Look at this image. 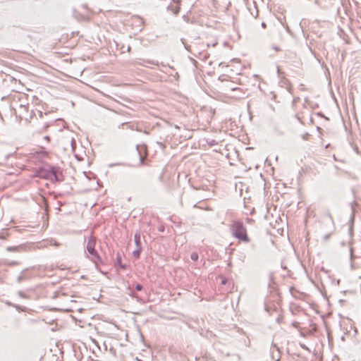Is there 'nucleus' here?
<instances>
[{"mask_svg":"<svg viewBox=\"0 0 361 361\" xmlns=\"http://www.w3.org/2000/svg\"><path fill=\"white\" fill-rule=\"evenodd\" d=\"M230 231L233 237L244 243L250 242V238L247 233V229L243 222L233 221L230 225Z\"/></svg>","mask_w":361,"mask_h":361,"instance_id":"1","label":"nucleus"},{"mask_svg":"<svg viewBox=\"0 0 361 361\" xmlns=\"http://www.w3.org/2000/svg\"><path fill=\"white\" fill-rule=\"evenodd\" d=\"M96 245V238L94 236H91L87 243V250L92 257H95L98 261H101V257H99L98 252L95 250Z\"/></svg>","mask_w":361,"mask_h":361,"instance_id":"2","label":"nucleus"},{"mask_svg":"<svg viewBox=\"0 0 361 361\" xmlns=\"http://www.w3.org/2000/svg\"><path fill=\"white\" fill-rule=\"evenodd\" d=\"M49 174L52 182L61 183L63 180V176L58 167L50 166Z\"/></svg>","mask_w":361,"mask_h":361,"instance_id":"3","label":"nucleus"},{"mask_svg":"<svg viewBox=\"0 0 361 361\" xmlns=\"http://www.w3.org/2000/svg\"><path fill=\"white\" fill-rule=\"evenodd\" d=\"M136 149L140 157V165H144L145 159L147 157V147L145 144L137 145Z\"/></svg>","mask_w":361,"mask_h":361,"instance_id":"4","label":"nucleus"},{"mask_svg":"<svg viewBox=\"0 0 361 361\" xmlns=\"http://www.w3.org/2000/svg\"><path fill=\"white\" fill-rule=\"evenodd\" d=\"M49 173H50V169L49 170L40 169L38 171V175L41 178L51 180V176H49L50 175Z\"/></svg>","mask_w":361,"mask_h":361,"instance_id":"5","label":"nucleus"},{"mask_svg":"<svg viewBox=\"0 0 361 361\" xmlns=\"http://www.w3.org/2000/svg\"><path fill=\"white\" fill-rule=\"evenodd\" d=\"M23 250H24V247L23 245L8 246L6 247V250L8 252H21Z\"/></svg>","mask_w":361,"mask_h":361,"instance_id":"6","label":"nucleus"},{"mask_svg":"<svg viewBox=\"0 0 361 361\" xmlns=\"http://www.w3.org/2000/svg\"><path fill=\"white\" fill-rule=\"evenodd\" d=\"M135 243L137 247H142L141 246V240H140V235L139 233H135L134 235Z\"/></svg>","mask_w":361,"mask_h":361,"instance_id":"7","label":"nucleus"},{"mask_svg":"<svg viewBox=\"0 0 361 361\" xmlns=\"http://www.w3.org/2000/svg\"><path fill=\"white\" fill-rule=\"evenodd\" d=\"M167 8H168V10L171 11L175 15H177L180 11V7L178 6L173 7V6L170 5L168 6Z\"/></svg>","mask_w":361,"mask_h":361,"instance_id":"8","label":"nucleus"},{"mask_svg":"<svg viewBox=\"0 0 361 361\" xmlns=\"http://www.w3.org/2000/svg\"><path fill=\"white\" fill-rule=\"evenodd\" d=\"M141 251L142 247H137V249L133 252V256L135 258L138 259L140 256Z\"/></svg>","mask_w":361,"mask_h":361,"instance_id":"9","label":"nucleus"},{"mask_svg":"<svg viewBox=\"0 0 361 361\" xmlns=\"http://www.w3.org/2000/svg\"><path fill=\"white\" fill-rule=\"evenodd\" d=\"M198 257H199L198 254L195 252H192L190 255V258L193 261H197L198 259Z\"/></svg>","mask_w":361,"mask_h":361,"instance_id":"10","label":"nucleus"},{"mask_svg":"<svg viewBox=\"0 0 361 361\" xmlns=\"http://www.w3.org/2000/svg\"><path fill=\"white\" fill-rule=\"evenodd\" d=\"M26 271V269L23 270V271H22V273H21V274H20L17 277V282H18V283H20L23 280H24V279H25V277H24V276H23V273L24 271Z\"/></svg>","mask_w":361,"mask_h":361,"instance_id":"11","label":"nucleus"},{"mask_svg":"<svg viewBox=\"0 0 361 361\" xmlns=\"http://www.w3.org/2000/svg\"><path fill=\"white\" fill-rule=\"evenodd\" d=\"M331 234H332V233H329L326 234L325 235H324V237H323L324 240V241L328 240L330 238Z\"/></svg>","mask_w":361,"mask_h":361,"instance_id":"12","label":"nucleus"},{"mask_svg":"<svg viewBox=\"0 0 361 361\" xmlns=\"http://www.w3.org/2000/svg\"><path fill=\"white\" fill-rule=\"evenodd\" d=\"M49 126L47 124H44L43 126V127L42 128V129L39 131V133H42V132H44L47 130V129L48 128Z\"/></svg>","mask_w":361,"mask_h":361,"instance_id":"13","label":"nucleus"},{"mask_svg":"<svg viewBox=\"0 0 361 361\" xmlns=\"http://www.w3.org/2000/svg\"><path fill=\"white\" fill-rule=\"evenodd\" d=\"M142 288H143L141 284H140V283H137V284L135 286V289H136V290H137V291H140V290H142Z\"/></svg>","mask_w":361,"mask_h":361,"instance_id":"14","label":"nucleus"},{"mask_svg":"<svg viewBox=\"0 0 361 361\" xmlns=\"http://www.w3.org/2000/svg\"><path fill=\"white\" fill-rule=\"evenodd\" d=\"M350 259L353 260L355 257L353 255V248L352 247H350Z\"/></svg>","mask_w":361,"mask_h":361,"instance_id":"15","label":"nucleus"},{"mask_svg":"<svg viewBox=\"0 0 361 361\" xmlns=\"http://www.w3.org/2000/svg\"><path fill=\"white\" fill-rule=\"evenodd\" d=\"M326 216L329 217V219L331 220V221L334 224L333 217H332L331 214L329 212L326 213Z\"/></svg>","mask_w":361,"mask_h":361,"instance_id":"16","label":"nucleus"},{"mask_svg":"<svg viewBox=\"0 0 361 361\" xmlns=\"http://www.w3.org/2000/svg\"><path fill=\"white\" fill-rule=\"evenodd\" d=\"M47 143H49L50 142V137L48 136V135H46L43 138Z\"/></svg>","mask_w":361,"mask_h":361,"instance_id":"17","label":"nucleus"},{"mask_svg":"<svg viewBox=\"0 0 361 361\" xmlns=\"http://www.w3.org/2000/svg\"><path fill=\"white\" fill-rule=\"evenodd\" d=\"M18 295H19V296H20V297H21V298H25V294H24L22 291H19V292L18 293Z\"/></svg>","mask_w":361,"mask_h":361,"instance_id":"18","label":"nucleus"},{"mask_svg":"<svg viewBox=\"0 0 361 361\" xmlns=\"http://www.w3.org/2000/svg\"><path fill=\"white\" fill-rule=\"evenodd\" d=\"M184 46H185V48L188 51H190V45H188V44H184Z\"/></svg>","mask_w":361,"mask_h":361,"instance_id":"19","label":"nucleus"},{"mask_svg":"<svg viewBox=\"0 0 361 361\" xmlns=\"http://www.w3.org/2000/svg\"><path fill=\"white\" fill-rule=\"evenodd\" d=\"M273 49H274L276 51H279L281 50V49L276 46L272 47Z\"/></svg>","mask_w":361,"mask_h":361,"instance_id":"20","label":"nucleus"},{"mask_svg":"<svg viewBox=\"0 0 361 361\" xmlns=\"http://www.w3.org/2000/svg\"><path fill=\"white\" fill-rule=\"evenodd\" d=\"M116 259H117L118 264L121 262V257L119 255L117 256Z\"/></svg>","mask_w":361,"mask_h":361,"instance_id":"21","label":"nucleus"},{"mask_svg":"<svg viewBox=\"0 0 361 361\" xmlns=\"http://www.w3.org/2000/svg\"><path fill=\"white\" fill-rule=\"evenodd\" d=\"M118 264L121 267V268H122V269H125L126 268V265L125 264H122L121 262L119 263Z\"/></svg>","mask_w":361,"mask_h":361,"instance_id":"22","label":"nucleus"},{"mask_svg":"<svg viewBox=\"0 0 361 361\" xmlns=\"http://www.w3.org/2000/svg\"><path fill=\"white\" fill-rule=\"evenodd\" d=\"M118 264L121 267V268H122V269H125L126 268V265L125 264H122L121 262L119 263Z\"/></svg>","mask_w":361,"mask_h":361,"instance_id":"23","label":"nucleus"},{"mask_svg":"<svg viewBox=\"0 0 361 361\" xmlns=\"http://www.w3.org/2000/svg\"><path fill=\"white\" fill-rule=\"evenodd\" d=\"M176 4H180L181 0H172Z\"/></svg>","mask_w":361,"mask_h":361,"instance_id":"24","label":"nucleus"},{"mask_svg":"<svg viewBox=\"0 0 361 361\" xmlns=\"http://www.w3.org/2000/svg\"><path fill=\"white\" fill-rule=\"evenodd\" d=\"M130 49H131L130 47L128 46V49H127L128 51H130Z\"/></svg>","mask_w":361,"mask_h":361,"instance_id":"25","label":"nucleus"},{"mask_svg":"<svg viewBox=\"0 0 361 361\" xmlns=\"http://www.w3.org/2000/svg\"><path fill=\"white\" fill-rule=\"evenodd\" d=\"M277 71H278L279 74H280V68L279 66L277 67Z\"/></svg>","mask_w":361,"mask_h":361,"instance_id":"26","label":"nucleus"},{"mask_svg":"<svg viewBox=\"0 0 361 361\" xmlns=\"http://www.w3.org/2000/svg\"><path fill=\"white\" fill-rule=\"evenodd\" d=\"M280 357L279 356L277 358L275 359L276 361H279Z\"/></svg>","mask_w":361,"mask_h":361,"instance_id":"27","label":"nucleus"},{"mask_svg":"<svg viewBox=\"0 0 361 361\" xmlns=\"http://www.w3.org/2000/svg\"><path fill=\"white\" fill-rule=\"evenodd\" d=\"M262 25L263 27H265V23H262Z\"/></svg>","mask_w":361,"mask_h":361,"instance_id":"28","label":"nucleus"},{"mask_svg":"<svg viewBox=\"0 0 361 361\" xmlns=\"http://www.w3.org/2000/svg\"><path fill=\"white\" fill-rule=\"evenodd\" d=\"M147 62L154 64V63L151 62L150 61H147Z\"/></svg>","mask_w":361,"mask_h":361,"instance_id":"29","label":"nucleus"},{"mask_svg":"<svg viewBox=\"0 0 361 361\" xmlns=\"http://www.w3.org/2000/svg\"><path fill=\"white\" fill-rule=\"evenodd\" d=\"M226 283L225 280L222 281V283L224 284Z\"/></svg>","mask_w":361,"mask_h":361,"instance_id":"30","label":"nucleus"},{"mask_svg":"<svg viewBox=\"0 0 361 361\" xmlns=\"http://www.w3.org/2000/svg\"><path fill=\"white\" fill-rule=\"evenodd\" d=\"M67 189H68L70 188L69 185H67Z\"/></svg>","mask_w":361,"mask_h":361,"instance_id":"31","label":"nucleus"}]
</instances>
